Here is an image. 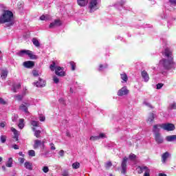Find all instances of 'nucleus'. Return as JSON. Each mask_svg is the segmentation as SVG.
<instances>
[{
  "instance_id": "nucleus-38",
  "label": "nucleus",
  "mask_w": 176,
  "mask_h": 176,
  "mask_svg": "<svg viewBox=\"0 0 176 176\" xmlns=\"http://www.w3.org/2000/svg\"><path fill=\"white\" fill-rule=\"evenodd\" d=\"M0 140L2 142V144H5L6 142V135H1L0 138Z\"/></svg>"
},
{
  "instance_id": "nucleus-31",
  "label": "nucleus",
  "mask_w": 176,
  "mask_h": 176,
  "mask_svg": "<svg viewBox=\"0 0 176 176\" xmlns=\"http://www.w3.org/2000/svg\"><path fill=\"white\" fill-rule=\"evenodd\" d=\"M30 123L33 127H39V122L38 121L32 120Z\"/></svg>"
},
{
  "instance_id": "nucleus-21",
  "label": "nucleus",
  "mask_w": 176,
  "mask_h": 176,
  "mask_svg": "<svg viewBox=\"0 0 176 176\" xmlns=\"http://www.w3.org/2000/svg\"><path fill=\"white\" fill-rule=\"evenodd\" d=\"M19 89H21V85L20 83L14 84L12 85V91L13 93H17V90H19Z\"/></svg>"
},
{
  "instance_id": "nucleus-53",
  "label": "nucleus",
  "mask_w": 176,
  "mask_h": 176,
  "mask_svg": "<svg viewBox=\"0 0 176 176\" xmlns=\"http://www.w3.org/2000/svg\"><path fill=\"white\" fill-rule=\"evenodd\" d=\"M126 3L125 0H122L121 2L119 3V5L121 6V8H123V6Z\"/></svg>"
},
{
  "instance_id": "nucleus-40",
  "label": "nucleus",
  "mask_w": 176,
  "mask_h": 176,
  "mask_svg": "<svg viewBox=\"0 0 176 176\" xmlns=\"http://www.w3.org/2000/svg\"><path fill=\"white\" fill-rule=\"evenodd\" d=\"M102 68H108V65H107V64L104 65H100L98 71H100V72L102 71Z\"/></svg>"
},
{
  "instance_id": "nucleus-18",
  "label": "nucleus",
  "mask_w": 176,
  "mask_h": 176,
  "mask_svg": "<svg viewBox=\"0 0 176 176\" xmlns=\"http://www.w3.org/2000/svg\"><path fill=\"white\" fill-rule=\"evenodd\" d=\"M166 140L168 142H174L176 141V135H168L166 137Z\"/></svg>"
},
{
  "instance_id": "nucleus-17",
  "label": "nucleus",
  "mask_w": 176,
  "mask_h": 176,
  "mask_svg": "<svg viewBox=\"0 0 176 176\" xmlns=\"http://www.w3.org/2000/svg\"><path fill=\"white\" fill-rule=\"evenodd\" d=\"M11 131L14 133L13 139L15 141H19V131L14 128H11Z\"/></svg>"
},
{
  "instance_id": "nucleus-63",
  "label": "nucleus",
  "mask_w": 176,
  "mask_h": 176,
  "mask_svg": "<svg viewBox=\"0 0 176 176\" xmlns=\"http://www.w3.org/2000/svg\"><path fill=\"white\" fill-rule=\"evenodd\" d=\"M2 170H3V171H6V167L5 166H2Z\"/></svg>"
},
{
  "instance_id": "nucleus-5",
  "label": "nucleus",
  "mask_w": 176,
  "mask_h": 176,
  "mask_svg": "<svg viewBox=\"0 0 176 176\" xmlns=\"http://www.w3.org/2000/svg\"><path fill=\"white\" fill-rule=\"evenodd\" d=\"M137 171L138 174H142V173H144V176H151V169L148 168L147 166H138Z\"/></svg>"
},
{
  "instance_id": "nucleus-62",
  "label": "nucleus",
  "mask_w": 176,
  "mask_h": 176,
  "mask_svg": "<svg viewBox=\"0 0 176 176\" xmlns=\"http://www.w3.org/2000/svg\"><path fill=\"white\" fill-rule=\"evenodd\" d=\"M159 176H167V175H166L164 173H160Z\"/></svg>"
},
{
  "instance_id": "nucleus-56",
  "label": "nucleus",
  "mask_w": 176,
  "mask_h": 176,
  "mask_svg": "<svg viewBox=\"0 0 176 176\" xmlns=\"http://www.w3.org/2000/svg\"><path fill=\"white\" fill-rule=\"evenodd\" d=\"M98 137L99 140L100 138H105V135L104 133H100Z\"/></svg>"
},
{
  "instance_id": "nucleus-29",
  "label": "nucleus",
  "mask_w": 176,
  "mask_h": 176,
  "mask_svg": "<svg viewBox=\"0 0 176 176\" xmlns=\"http://www.w3.org/2000/svg\"><path fill=\"white\" fill-rule=\"evenodd\" d=\"M32 43H33V45L36 46V47H39V46H41V43H39V41L36 38H33Z\"/></svg>"
},
{
  "instance_id": "nucleus-26",
  "label": "nucleus",
  "mask_w": 176,
  "mask_h": 176,
  "mask_svg": "<svg viewBox=\"0 0 176 176\" xmlns=\"http://www.w3.org/2000/svg\"><path fill=\"white\" fill-rule=\"evenodd\" d=\"M8 69H3L1 70V78L2 79H6V77L8 76Z\"/></svg>"
},
{
  "instance_id": "nucleus-37",
  "label": "nucleus",
  "mask_w": 176,
  "mask_h": 176,
  "mask_svg": "<svg viewBox=\"0 0 176 176\" xmlns=\"http://www.w3.org/2000/svg\"><path fill=\"white\" fill-rule=\"evenodd\" d=\"M143 104L144 105H146V107H148V108H151V109H153V107L152 106V104H151V103L146 101H144Z\"/></svg>"
},
{
  "instance_id": "nucleus-13",
  "label": "nucleus",
  "mask_w": 176,
  "mask_h": 176,
  "mask_svg": "<svg viewBox=\"0 0 176 176\" xmlns=\"http://www.w3.org/2000/svg\"><path fill=\"white\" fill-rule=\"evenodd\" d=\"M33 85L36 86V87H43L46 85V82L43 80L41 78H39L38 81L36 82H34Z\"/></svg>"
},
{
  "instance_id": "nucleus-61",
  "label": "nucleus",
  "mask_w": 176,
  "mask_h": 176,
  "mask_svg": "<svg viewBox=\"0 0 176 176\" xmlns=\"http://www.w3.org/2000/svg\"><path fill=\"white\" fill-rule=\"evenodd\" d=\"M0 127H5V124L3 122L0 123Z\"/></svg>"
},
{
  "instance_id": "nucleus-8",
  "label": "nucleus",
  "mask_w": 176,
  "mask_h": 176,
  "mask_svg": "<svg viewBox=\"0 0 176 176\" xmlns=\"http://www.w3.org/2000/svg\"><path fill=\"white\" fill-rule=\"evenodd\" d=\"M89 8L91 12H96V10L98 9V3L97 2V0H91Z\"/></svg>"
},
{
  "instance_id": "nucleus-51",
  "label": "nucleus",
  "mask_w": 176,
  "mask_h": 176,
  "mask_svg": "<svg viewBox=\"0 0 176 176\" xmlns=\"http://www.w3.org/2000/svg\"><path fill=\"white\" fill-rule=\"evenodd\" d=\"M50 146H51V151H56V147L54 146V144L50 143Z\"/></svg>"
},
{
  "instance_id": "nucleus-10",
  "label": "nucleus",
  "mask_w": 176,
  "mask_h": 176,
  "mask_svg": "<svg viewBox=\"0 0 176 176\" xmlns=\"http://www.w3.org/2000/svg\"><path fill=\"white\" fill-rule=\"evenodd\" d=\"M61 24V21L60 19H55L54 22L50 24V28H54V27H60Z\"/></svg>"
},
{
  "instance_id": "nucleus-12",
  "label": "nucleus",
  "mask_w": 176,
  "mask_h": 176,
  "mask_svg": "<svg viewBox=\"0 0 176 176\" xmlns=\"http://www.w3.org/2000/svg\"><path fill=\"white\" fill-rule=\"evenodd\" d=\"M23 66L25 68H34L35 63L34 61L28 60L23 63Z\"/></svg>"
},
{
  "instance_id": "nucleus-60",
  "label": "nucleus",
  "mask_w": 176,
  "mask_h": 176,
  "mask_svg": "<svg viewBox=\"0 0 176 176\" xmlns=\"http://www.w3.org/2000/svg\"><path fill=\"white\" fill-rule=\"evenodd\" d=\"M19 156H22V157H24V154H23V152H19Z\"/></svg>"
},
{
  "instance_id": "nucleus-33",
  "label": "nucleus",
  "mask_w": 176,
  "mask_h": 176,
  "mask_svg": "<svg viewBox=\"0 0 176 176\" xmlns=\"http://www.w3.org/2000/svg\"><path fill=\"white\" fill-rule=\"evenodd\" d=\"M70 65L72 67V71H75V69L76 68V64L75 63V62L71 61L70 62Z\"/></svg>"
},
{
  "instance_id": "nucleus-42",
  "label": "nucleus",
  "mask_w": 176,
  "mask_h": 176,
  "mask_svg": "<svg viewBox=\"0 0 176 176\" xmlns=\"http://www.w3.org/2000/svg\"><path fill=\"white\" fill-rule=\"evenodd\" d=\"M65 152L64 151V150H60L58 152V155L60 157H64V155H65Z\"/></svg>"
},
{
  "instance_id": "nucleus-3",
  "label": "nucleus",
  "mask_w": 176,
  "mask_h": 176,
  "mask_svg": "<svg viewBox=\"0 0 176 176\" xmlns=\"http://www.w3.org/2000/svg\"><path fill=\"white\" fill-rule=\"evenodd\" d=\"M50 68L51 71H54L56 75L58 76H65V72H64V67L60 66H56V63L52 62V64L50 65Z\"/></svg>"
},
{
  "instance_id": "nucleus-52",
  "label": "nucleus",
  "mask_w": 176,
  "mask_h": 176,
  "mask_svg": "<svg viewBox=\"0 0 176 176\" xmlns=\"http://www.w3.org/2000/svg\"><path fill=\"white\" fill-rule=\"evenodd\" d=\"M19 119V115H14V118H12L13 122H16Z\"/></svg>"
},
{
  "instance_id": "nucleus-45",
  "label": "nucleus",
  "mask_w": 176,
  "mask_h": 176,
  "mask_svg": "<svg viewBox=\"0 0 176 176\" xmlns=\"http://www.w3.org/2000/svg\"><path fill=\"white\" fill-rule=\"evenodd\" d=\"M53 80L54 83H56V84L58 83V82H60V80L58 79V78H57V76H54Z\"/></svg>"
},
{
  "instance_id": "nucleus-22",
  "label": "nucleus",
  "mask_w": 176,
  "mask_h": 176,
  "mask_svg": "<svg viewBox=\"0 0 176 176\" xmlns=\"http://www.w3.org/2000/svg\"><path fill=\"white\" fill-rule=\"evenodd\" d=\"M160 126H162V124H155L153 126V131L155 135H156V134H160L159 133V131H160V129H159V127H160Z\"/></svg>"
},
{
  "instance_id": "nucleus-14",
  "label": "nucleus",
  "mask_w": 176,
  "mask_h": 176,
  "mask_svg": "<svg viewBox=\"0 0 176 176\" xmlns=\"http://www.w3.org/2000/svg\"><path fill=\"white\" fill-rule=\"evenodd\" d=\"M155 142H157V144H163V138L162 137V135H160V133H156L155 135Z\"/></svg>"
},
{
  "instance_id": "nucleus-64",
  "label": "nucleus",
  "mask_w": 176,
  "mask_h": 176,
  "mask_svg": "<svg viewBox=\"0 0 176 176\" xmlns=\"http://www.w3.org/2000/svg\"><path fill=\"white\" fill-rule=\"evenodd\" d=\"M3 160V159L2 158V157H0V163H1V162H2Z\"/></svg>"
},
{
  "instance_id": "nucleus-19",
  "label": "nucleus",
  "mask_w": 176,
  "mask_h": 176,
  "mask_svg": "<svg viewBox=\"0 0 176 176\" xmlns=\"http://www.w3.org/2000/svg\"><path fill=\"white\" fill-rule=\"evenodd\" d=\"M142 77L145 82H148L149 80V74H148V72L145 70L142 72Z\"/></svg>"
},
{
  "instance_id": "nucleus-43",
  "label": "nucleus",
  "mask_w": 176,
  "mask_h": 176,
  "mask_svg": "<svg viewBox=\"0 0 176 176\" xmlns=\"http://www.w3.org/2000/svg\"><path fill=\"white\" fill-rule=\"evenodd\" d=\"M97 140H99L98 139V135H97V136H91V138H90L91 141H97Z\"/></svg>"
},
{
  "instance_id": "nucleus-50",
  "label": "nucleus",
  "mask_w": 176,
  "mask_h": 176,
  "mask_svg": "<svg viewBox=\"0 0 176 176\" xmlns=\"http://www.w3.org/2000/svg\"><path fill=\"white\" fill-rule=\"evenodd\" d=\"M58 102H60V104H63V105H65V100H64L63 98H60Z\"/></svg>"
},
{
  "instance_id": "nucleus-34",
  "label": "nucleus",
  "mask_w": 176,
  "mask_h": 176,
  "mask_svg": "<svg viewBox=\"0 0 176 176\" xmlns=\"http://www.w3.org/2000/svg\"><path fill=\"white\" fill-rule=\"evenodd\" d=\"M40 20L41 21H46L49 20V15H42L40 16Z\"/></svg>"
},
{
  "instance_id": "nucleus-6",
  "label": "nucleus",
  "mask_w": 176,
  "mask_h": 176,
  "mask_svg": "<svg viewBox=\"0 0 176 176\" xmlns=\"http://www.w3.org/2000/svg\"><path fill=\"white\" fill-rule=\"evenodd\" d=\"M160 126L161 129L166 130V131H173V130H175V126L173 124H162Z\"/></svg>"
},
{
  "instance_id": "nucleus-58",
  "label": "nucleus",
  "mask_w": 176,
  "mask_h": 176,
  "mask_svg": "<svg viewBox=\"0 0 176 176\" xmlns=\"http://www.w3.org/2000/svg\"><path fill=\"white\" fill-rule=\"evenodd\" d=\"M172 109H176V103H174L171 105Z\"/></svg>"
},
{
  "instance_id": "nucleus-30",
  "label": "nucleus",
  "mask_w": 176,
  "mask_h": 176,
  "mask_svg": "<svg viewBox=\"0 0 176 176\" xmlns=\"http://www.w3.org/2000/svg\"><path fill=\"white\" fill-rule=\"evenodd\" d=\"M121 79L123 80L124 82H127V80H129L127 74H126V73L121 74Z\"/></svg>"
},
{
  "instance_id": "nucleus-47",
  "label": "nucleus",
  "mask_w": 176,
  "mask_h": 176,
  "mask_svg": "<svg viewBox=\"0 0 176 176\" xmlns=\"http://www.w3.org/2000/svg\"><path fill=\"white\" fill-rule=\"evenodd\" d=\"M164 86L163 83H158L157 84V89L160 90V89L162 88Z\"/></svg>"
},
{
  "instance_id": "nucleus-25",
  "label": "nucleus",
  "mask_w": 176,
  "mask_h": 176,
  "mask_svg": "<svg viewBox=\"0 0 176 176\" xmlns=\"http://www.w3.org/2000/svg\"><path fill=\"white\" fill-rule=\"evenodd\" d=\"M33 131H34V136L36 137V138H39L41 137V130H36L34 127L32 128Z\"/></svg>"
},
{
  "instance_id": "nucleus-1",
  "label": "nucleus",
  "mask_w": 176,
  "mask_h": 176,
  "mask_svg": "<svg viewBox=\"0 0 176 176\" xmlns=\"http://www.w3.org/2000/svg\"><path fill=\"white\" fill-rule=\"evenodd\" d=\"M166 58L160 60V67H162L164 69L168 71L175 68V63H174V56H173V51L170 48L166 47L163 53Z\"/></svg>"
},
{
  "instance_id": "nucleus-32",
  "label": "nucleus",
  "mask_w": 176,
  "mask_h": 176,
  "mask_svg": "<svg viewBox=\"0 0 176 176\" xmlns=\"http://www.w3.org/2000/svg\"><path fill=\"white\" fill-rule=\"evenodd\" d=\"M18 126L19 129H23L24 128V119H20L19 123L18 124Z\"/></svg>"
},
{
  "instance_id": "nucleus-39",
  "label": "nucleus",
  "mask_w": 176,
  "mask_h": 176,
  "mask_svg": "<svg viewBox=\"0 0 176 176\" xmlns=\"http://www.w3.org/2000/svg\"><path fill=\"white\" fill-rule=\"evenodd\" d=\"M28 155H29V156H32V157H34V156H35V151H34V150L29 151Z\"/></svg>"
},
{
  "instance_id": "nucleus-11",
  "label": "nucleus",
  "mask_w": 176,
  "mask_h": 176,
  "mask_svg": "<svg viewBox=\"0 0 176 176\" xmlns=\"http://www.w3.org/2000/svg\"><path fill=\"white\" fill-rule=\"evenodd\" d=\"M41 145H43V146H45V142H41V140H34V149H38Z\"/></svg>"
},
{
  "instance_id": "nucleus-46",
  "label": "nucleus",
  "mask_w": 176,
  "mask_h": 176,
  "mask_svg": "<svg viewBox=\"0 0 176 176\" xmlns=\"http://www.w3.org/2000/svg\"><path fill=\"white\" fill-rule=\"evenodd\" d=\"M15 97L18 101H21V100H23V96L21 95H17Z\"/></svg>"
},
{
  "instance_id": "nucleus-20",
  "label": "nucleus",
  "mask_w": 176,
  "mask_h": 176,
  "mask_svg": "<svg viewBox=\"0 0 176 176\" xmlns=\"http://www.w3.org/2000/svg\"><path fill=\"white\" fill-rule=\"evenodd\" d=\"M155 118H156V114L150 113L147 121L152 124V122L155 120Z\"/></svg>"
},
{
  "instance_id": "nucleus-16",
  "label": "nucleus",
  "mask_w": 176,
  "mask_h": 176,
  "mask_svg": "<svg viewBox=\"0 0 176 176\" xmlns=\"http://www.w3.org/2000/svg\"><path fill=\"white\" fill-rule=\"evenodd\" d=\"M28 103H25V104H22L20 107H19V109L21 111H23V112L25 113H28Z\"/></svg>"
},
{
  "instance_id": "nucleus-59",
  "label": "nucleus",
  "mask_w": 176,
  "mask_h": 176,
  "mask_svg": "<svg viewBox=\"0 0 176 176\" xmlns=\"http://www.w3.org/2000/svg\"><path fill=\"white\" fill-rule=\"evenodd\" d=\"M12 148H13L14 149H19V146H17V144H14V145L12 146Z\"/></svg>"
},
{
  "instance_id": "nucleus-4",
  "label": "nucleus",
  "mask_w": 176,
  "mask_h": 176,
  "mask_svg": "<svg viewBox=\"0 0 176 176\" xmlns=\"http://www.w3.org/2000/svg\"><path fill=\"white\" fill-rule=\"evenodd\" d=\"M16 54L17 56H19V57H23L24 55L28 56L30 60H36V58H38L36 55H34L32 51L28 50H22L17 52Z\"/></svg>"
},
{
  "instance_id": "nucleus-49",
  "label": "nucleus",
  "mask_w": 176,
  "mask_h": 176,
  "mask_svg": "<svg viewBox=\"0 0 176 176\" xmlns=\"http://www.w3.org/2000/svg\"><path fill=\"white\" fill-rule=\"evenodd\" d=\"M45 120H46V118L45 116H41L39 117L40 122H45Z\"/></svg>"
},
{
  "instance_id": "nucleus-15",
  "label": "nucleus",
  "mask_w": 176,
  "mask_h": 176,
  "mask_svg": "<svg viewBox=\"0 0 176 176\" xmlns=\"http://www.w3.org/2000/svg\"><path fill=\"white\" fill-rule=\"evenodd\" d=\"M170 156V153H168V151L163 153L162 155V162L163 164L166 163V162H167V159H168Z\"/></svg>"
},
{
  "instance_id": "nucleus-41",
  "label": "nucleus",
  "mask_w": 176,
  "mask_h": 176,
  "mask_svg": "<svg viewBox=\"0 0 176 176\" xmlns=\"http://www.w3.org/2000/svg\"><path fill=\"white\" fill-rule=\"evenodd\" d=\"M61 175L62 176H69V173L68 172V170H65L62 172Z\"/></svg>"
},
{
  "instance_id": "nucleus-27",
  "label": "nucleus",
  "mask_w": 176,
  "mask_h": 176,
  "mask_svg": "<svg viewBox=\"0 0 176 176\" xmlns=\"http://www.w3.org/2000/svg\"><path fill=\"white\" fill-rule=\"evenodd\" d=\"M6 167H12L13 166V158L10 157L8 161L6 163Z\"/></svg>"
},
{
  "instance_id": "nucleus-9",
  "label": "nucleus",
  "mask_w": 176,
  "mask_h": 176,
  "mask_svg": "<svg viewBox=\"0 0 176 176\" xmlns=\"http://www.w3.org/2000/svg\"><path fill=\"white\" fill-rule=\"evenodd\" d=\"M126 94H129V91L126 87H123L118 92V96H120V97H122V96H126Z\"/></svg>"
},
{
  "instance_id": "nucleus-55",
  "label": "nucleus",
  "mask_w": 176,
  "mask_h": 176,
  "mask_svg": "<svg viewBox=\"0 0 176 176\" xmlns=\"http://www.w3.org/2000/svg\"><path fill=\"white\" fill-rule=\"evenodd\" d=\"M0 104L5 105L6 104V102L3 98H0Z\"/></svg>"
},
{
  "instance_id": "nucleus-57",
  "label": "nucleus",
  "mask_w": 176,
  "mask_h": 176,
  "mask_svg": "<svg viewBox=\"0 0 176 176\" xmlns=\"http://www.w3.org/2000/svg\"><path fill=\"white\" fill-rule=\"evenodd\" d=\"M25 161V160L24 158H19V162L23 164V163H24V162Z\"/></svg>"
},
{
  "instance_id": "nucleus-44",
  "label": "nucleus",
  "mask_w": 176,
  "mask_h": 176,
  "mask_svg": "<svg viewBox=\"0 0 176 176\" xmlns=\"http://www.w3.org/2000/svg\"><path fill=\"white\" fill-rule=\"evenodd\" d=\"M43 173H45V174L49 173V167L47 166L43 167Z\"/></svg>"
},
{
  "instance_id": "nucleus-24",
  "label": "nucleus",
  "mask_w": 176,
  "mask_h": 176,
  "mask_svg": "<svg viewBox=\"0 0 176 176\" xmlns=\"http://www.w3.org/2000/svg\"><path fill=\"white\" fill-rule=\"evenodd\" d=\"M79 6H86L89 3V0H77Z\"/></svg>"
},
{
  "instance_id": "nucleus-2",
  "label": "nucleus",
  "mask_w": 176,
  "mask_h": 176,
  "mask_svg": "<svg viewBox=\"0 0 176 176\" xmlns=\"http://www.w3.org/2000/svg\"><path fill=\"white\" fill-rule=\"evenodd\" d=\"M3 5H0V11L3 12V14L0 16V24H4V23H8L7 26L11 27L14 24L13 22V12L10 10H4L2 9Z\"/></svg>"
},
{
  "instance_id": "nucleus-48",
  "label": "nucleus",
  "mask_w": 176,
  "mask_h": 176,
  "mask_svg": "<svg viewBox=\"0 0 176 176\" xmlns=\"http://www.w3.org/2000/svg\"><path fill=\"white\" fill-rule=\"evenodd\" d=\"M34 76H39V72L38 70H33Z\"/></svg>"
},
{
  "instance_id": "nucleus-35",
  "label": "nucleus",
  "mask_w": 176,
  "mask_h": 176,
  "mask_svg": "<svg viewBox=\"0 0 176 176\" xmlns=\"http://www.w3.org/2000/svg\"><path fill=\"white\" fill-rule=\"evenodd\" d=\"M129 159H130V160L134 161V160H135V159H137V155H135L133 153H131L129 155Z\"/></svg>"
},
{
  "instance_id": "nucleus-23",
  "label": "nucleus",
  "mask_w": 176,
  "mask_h": 176,
  "mask_svg": "<svg viewBox=\"0 0 176 176\" xmlns=\"http://www.w3.org/2000/svg\"><path fill=\"white\" fill-rule=\"evenodd\" d=\"M25 168L29 170V171H32V163L30 162H25L24 164Z\"/></svg>"
},
{
  "instance_id": "nucleus-36",
  "label": "nucleus",
  "mask_w": 176,
  "mask_h": 176,
  "mask_svg": "<svg viewBox=\"0 0 176 176\" xmlns=\"http://www.w3.org/2000/svg\"><path fill=\"white\" fill-rule=\"evenodd\" d=\"M105 167L108 170L109 168H111V167H112V162H107L106 164H105Z\"/></svg>"
},
{
  "instance_id": "nucleus-7",
  "label": "nucleus",
  "mask_w": 176,
  "mask_h": 176,
  "mask_svg": "<svg viewBox=\"0 0 176 176\" xmlns=\"http://www.w3.org/2000/svg\"><path fill=\"white\" fill-rule=\"evenodd\" d=\"M127 160H129V158H127V157H124L122 159V161L121 163L122 174H126L127 171Z\"/></svg>"
},
{
  "instance_id": "nucleus-54",
  "label": "nucleus",
  "mask_w": 176,
  "mask_h": 176,
  "mask_svg": "<svg viewBox=\"0 0 176 176\" xmlns=\"http://www.w3.org/2000/svg\"><path fill=\"white\" fill-rule=\"evenodd\" d=\"M169 2L171 3V5L176 6V0H169Z\"/></svg>"
},
{
  "instance_id": "nucleus-28",
  "label": "nucleus",
  "mask_w": 176,
  "mask_h": 176,
  "mask_svg": "<svg viewBox=\"0 0 176 176\" xmlns=\"http://www.w3.org/2000/svg\"><path fill=\"white\" fill-rule=\"evenodd\" d=\"M72 168H74L75 170H76L80 167V164L78 162H76L72 164Z\"/></svg>"
}]
</instances>
